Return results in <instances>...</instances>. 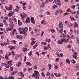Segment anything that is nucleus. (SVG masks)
<instances>
[{
    "mask_svg": "<svg viewBox=\"0 0 79 79\" xmlns=\"http://www.w3.org/2000/svg\"><path fill=\"white\" fill-rule=\"evenodd\" d=\"M59 32H60V33H62V32H63V29H61L60 30H59Z\"/></svg>",
    "mask_w": 79,
    "mask_h": 79,
    "instance_id": "nucleus-52",
    "label": "nucleus"
},
{
    "mask_svg": "<svg viewBox=\"0 0 79 79\" xmlns=\"http://www.w3.org/2000/svg\"><path fill=\"white\" fill-rule=\"evenodd\" d=\"M46 74L47 76H50V73L49 72H47Z\"/></svg>",
    "mask_w": 79,
    "mask_h": 79,
    "instance_id": "nucleus-63",
    "label": "nucleus"
},
{
    "mask_svg": "<svg viewBox=\"0 0 79 79\" xmlns=\"http://www.w3.org/2000/svg\"><path fill=\"white\" fill-rule=\"evenodd\" d=\"M19 58V55H17L15 56V59H16V60H17V59H18Z\"/></svg>",
    "mask_w": 79,
    "mask_h": 79,
    "instance_id": "nucleus-22",
    "label": "nucleus"
},
{
    "mask_svg": "<svg viewBox=\"0 0 79 79\" xmlns=\"http://www.w3.org/2000/svg\"><path fill=\"white\" fill-rule=\"evenodd\" d=\"M23 15L24 16V17H25V16H27V14H26L24 13H23Z\"/></svg>",
    "mask_w": 79,
    "mask_h": 79,
    "instance_id": "nucleus-40",
    "label": "nucleus"
},
{
    "mask_svg": "<svg viewBox=\"0 0 79 79\" xmlns=\"http://www.w3.org/2000/svg\"><path fill=\"white\" fill-rule=\"evenodd\" d=\"M6 59H8V56L7 55H6V56H5Z\"/></svg>",
    "mask_w": 79,
    "mask_h": 79,
    "instance_id": "nucleus-49",
    "label": "nucleus"
},
{
    "mask_svg": "<svg viewBox=\"0 0 79 79\" xmlns=\"http://www.w3.org/2000/svg\"><path fill=\"white\" fill-rule=\"evenodd\" d=\"M18 24L19 26H21L23 25V23L22 22H21V21H20V20H19L18 21Z\"/></svg>",
    "mask_w": 79,
    "mask_h": 79,
    "instance_id": "nucleus-8",
    "label": "nucleus"
},
{
    "mask_svg": "<svg viewBox=\"0 0 79 79\" xmlns=\"http://www.w3.org/2000/svg\"><path fill=\"white\" fill-rule=\"evenodd\" d=\"M36 41H32L31 42V45H33V44H34L35 43V42Z\"/></svg>",
    "mask_w": 79,
    "mask_h": 79,
    "instance_id": "nucleus-20",
    "label": "nucleus"
},
{
    "mask_svg": "<svg viewBox=\"0 0 79 79\" xmlns=\"http://www.w3.org/2000/svg\"><path fill=\"white\" fill-rule=\"evenodd\" d=\"M48 66L49 67V70H50L52 69V64H48Z\"/></svg>",
    "mask_w": 79,
    "mask_h": 79,
    "instance_id": "nucleus-14",
    "label": "nucleus"
},
{
    "mask_svg": "<svg viewBox=\"0 0 79 79\" xmlns=\"http://www.w3.org/2000/svg\"><path fill=\"white\" fill-rule=\"evenodd\" d=\"M13 67H11L10 69V71H13Z\"/></svg>",
    "mask_w": 79,
    "mask_h": 79,
    "instance_id": "nucleus-29",
    "label": "nucleus"
},
{
    "mask_svg": "<svg viewBox=\"0 0 79 79\" xmlns=\"http://www.w3.org/2000/svg\"><path fill=\"white\" fill-rule=\"evenodd\" d=\"M42 6H45V3L44 2H43L42 4Z\"/></svg>",
    "mask_w": 79,
    "mask_h": 79,
    "instance_id": "nucleus-55",
    "label": "nucleus"
},
{
    "mask_svg": "<svg viewBox=\"0 0 79 79\" xmlns=\"http://www.w3.org/2000/svg\"><path fill=\"white\" fill-rule=\"evenodd\" d=\"M27 50V48H25L24 49H23V52H26Z\"/></svg>",
    "mask_w": 79,
    "mask_h": 79,
    "instance_id": "nucleus-41",
    "label": "nucleus"
},
{
    "mask_svg": "<svg viewBox=\"0 0 79 79\" xmlns=\"http://www.w3.org/2000/svg\"><path fill=\"white\" fill-rule=\"evenodd\" d=\"M16 73H17V72H16L15 71H13L11 73V74L12 75V76H13V75H15V74Z\"/></svg>",
    "mask_w": 79,
    "mask_h": 79,
    "instance_id": "nucleus-13",
    "label": "nucleus"
},
{
    "mask_svg": "<svg viewBox=\"0 0 79 79\" xmlns=\"http://www.w3.org/2000/svg\"><path fill=\"white\" fill-rule=\"evenodd\" d=\"M71 39H74V36H73V35H71Z\"/></svg>",
    "mask_w": 79,
    "mask_h": 79,
    "instance_id": "nucleus-46",
    "label": "nucleus"
},
{
    "mask_svg": "<svg viewBox=\"0 0 79 79\" xmlns=\"http://www.w3.org/2000/svg\"><path fill=\"white\" fill-rule=\"evenodd\" d=\"M9 17H11V16H13V11H11L9 14L7 15Z\"/></svg>",
    "mask_w": 79,
    "mask_h": 79,
    "instance_id": "nucleus-5",
    "label": "nucleus"
},
{
    "mask_svg": "<svg viewBox=\"0 0 79 79\" xmlns=\"http://www.w3.org/2000/svg\"><path fill=\"white\" fill-rule=\"evenodd\" d=\"M73 57L74 58H75V59H77V53L76 52H75L73 53Z\"/></svg>",
    "mask_w": 79,
    "mask_h": 79,
    "instance_id": "nucleus-3",
    "label": "nucleus"
},
{
    "mask_svg": "<svg viewBox=\"0 0 79 79\" xmlns=\"http://www.w3.org/2000/svg\"><path fill=\"white\" fill-rule=\"evenodd\" d=\"M41 24H45V21L44 20H42L41 22Z\"/></svg>",
    "mask_w": 79,
    "mask_h": 79,
    "instance_id": "nucleus-16",
    "label": "nucleus"
},
{
    "mask_svg": "<svg viewBox=\"0 0 79 79\" xmlns=\"http://www.w3.org/2000/svg\"><path fill=\"white\" fill-rule=\"evenodd\" d=\"M69 15V13L66 12L64 14V16H66V15Z\"/></svg>",
    "mask_w": 79,
    "mask_h": 79,
    "instance_id": "nucleus-27",
    "label": "nucleus"
},
{
    "mask_svg": "<svg viewBox=\"0 0 79 79\" xmlns=\"http://www.w3.org/2000/svg\"><path fill=\"white\" fill-rule=\"evenodd\" d=\"M15 47L14 46H12V47L10 48V50H13V49H15Z\"/></svg>",
    "mask_w": 79,
    "mask_h": 79,
    "instance_id": "nucleus-50",
    "label": "nucleus"
},
{
    "mask_svg": "<svg viewBox=\"0 0 79 79\" xmlns=\"http://www.w3.org/2000/svg\"><path fill=\"white\" fill-rule=\"evenodd\" d=\"M31 22L32 23H33V24H35V21L34 20H31Z\"/></svg>",
    "mask_w": 79,
    "mask_h": 79,
    "instance_id": "nucleus-44",
    "label": "nucleus"
},
{
    "mask_svg": "<svg viewBox=\"0 0 79 79\" xmlns=\"http://www.w3.org/2000/svg\"><path fill=\"white\" fill-rule=\"evenodd\" d=\"M61 35L60 36V37H66V36L65 34H64V33H61Z\"/></svg>",
    "mask_w": 79,
    "mask_h": 79,
    "instance_id": "nucleus-12",
    "label": "nucleus"
},
{
    "mask_svg": "<svg viewBox=\"0 0 79 79\" xmlns=\"http://www.w3.org/2000/svg\"><path fill=\"white\" fill-rule=\"evenodd\" d=\"M60 12V10H57L55 13V14L56 15H58V12Z\"/></svg>",
    "mask_w": 79,
    "mask_h": 79,
    "instance_id": "nucleus-23",
    "label": "nucleus"
},
{
    "mask_svg": "<svg viewBox=\"0 0 79 79\" xmlns=\"http://www.w3.org/2000/svg\"><path fill=\"white\" fill-rule=\"evenodd\" d=\"M71 13L72 15H74V14H76V11L72 12Z\"/></svg>",
    "mask_w": 79,
    "mask_h": 79,
    "instance_id": "nucleus-45",
    "label": "nucleus"
},
{
    "mask_svg": "<svg viewBox=\"0 0 79 79\" xmlns=\"http://www.w3.org/2000/svg\"><path fill=\"white\" fill-rule=\"evenodd\" d=\"M71 19L72 21H73H73H76V20L74 19V17H73L72 18H71Z\"/></svg>",
    "mask_w": 79,
    "mask_h": 79,
    "instance_id": "nucleus-54",
    "label": "nucleus"
},
{
    "mask_svg": "<svg viewBox=\"0 0 79 79\" xmlns=\"http://www.w3.org/2000/svg\"><path fill=\"white\" fill-rule=\"evenodd\" d=\"M11 62H12V60H10V61H8L7 63L8 64H11Z\"/></svg>",
    "mask_w": 79,
    "mask_h": 79,
    "instance_id": "nucleus-39",
    "label": "nucleus"
},
{
    "mask_svg": "<svg viewBox=\"0 0 79 79\" xmlns=\"http://www.w3.org/2000/svg\"><path fill=\"white\" fill-rule=\"evenodd\" d=\"M32 51H30L28 53V55L29 56H31L32 55Z\"/></svg>",
    "mask_w": 79,
    "mask_h": 79,
    "instance_id": "nucleus-21",
    "label": "nucleus"
},
{
    "mask_svg": "<svg viewBox=\"0 0 79 79\" xmlns=\"http://www.w3.org/2000/svg\"><path fill=\"white\" fill-rule=\"evenodd\" d=\"M11 35H13L15 34V32L14 31H11Z\"/></svg>",
    "mask_w": 79,
    "mask_h": 79,
    "instance_id": "nucleus-31",
    "label": "nucleus"
},
{
    "mask_svg": "<svg viewBox=\"0 0 79 79\" xmlns=\"http://www.w3.org/2000/svg\"><path fill=\"white\" fill-rule=\"evenodd\" d=\"M67 11H68V12H71V9H69L67 10Z\"/></svg>",
    "mask_w": 79,
    "mask_h": 79,
    "instance_id": "nucleus-61",
    "label": "nucleus"
},
{
    "mask_svg": "<svg viewBox=\"0 0 79 79\" xmlns=\"http://www.w3.org/2000/svg\"><path fill=\"white\" fill-rule=\"evenodd\" d=\"M58 7V6L57 5H55L52 6V8L53 9H55L56 8Z\"/></svg>",
    "mask_w": 79,
    "mask_h": 79,
    "instance_id": "nucleus-19",
    "label": "nucleus"
},
{
    "mask_svg": "<svg viewBox=\"0 0 79 79\" xmlns=\"http://www.w3.org/2000/svg\"><path fill=\"white\" fill-rule=\"evenodd\" d=\"M63 54L62 53H60L59 55V57H63Z\"/></svg>",
    "mask_w": 79,
    "mask_h": 79,
    "instance_id": "nucleus-35",
    "label": "nucleus"
},
{
    "mask_svg": "<svg viewBox=\"0 0 79 79\" xmlns=\"http://www.w3.org/2000/svg\"><path fill=\"white\" fill-rule=\"evenodd\" d=\"M44 49H45L46 50H48V48H47L46 46H44Z\"/></svg>",
    "mask_w": 79,
    "mask_h": 79,
    "instance_id": "nucleus-64",
    "label": "nucleus"
},
{
    "mask_svg": "<svg viewBox=\"0 0 79 79\" xmlns=\"http://www.w3.org/2000/svg\"><path fill=\"white\" fill-rule=\"evenodd\" d=\"M3 24L0 23V27H3Z\"/></svg>",
    "mask_w": 79,
    "mask_h": 79,
    "instance_id": "nucleus-48",
    "label": "nucleus"
},
{
    "mask_svg": "<svg viewBox=\"0 0 79 79\" xmlns=\"http://www.w3.org/2000/svg\"><path fill=\"white\" fill-rule=\"evenodd\" d=\"M16 38H18L19 39H22L23 38V36H22L19 35H17Z\"/></svg>",
    "mask_w": 79,
    "mask_h": 79,
    "instance_id": "nucleus-10",
    "label": "nucleus"
},
{
    "mask_svg": "<svg viewBox=\"0 0 79 79\" xmlns=\"http://www.w3.org/2000/svg\"><path fill=\"white\" fill-rule=\"evenodd\" d=\"M21 62H18V64H19L17 65V66H18V67H19V66H21Z\"/></svg>",
    "mask_w": 79,
    "mask_h": 79,
    "instance_id": "nucleus-24",
    "label": "nucleus"
},
{
    "mask_svg": "<svg viewBox=\"0 0 79 79\" xmlns=\"http://www.w3.org/2000/svg\"><path fill=\"white\" fill-rule=\"evenodd\" d=\"M73 26L74 27H75V28H76L77 27V26H78V25L77 24V23H76L74 22L73 23Z\"/></svg>",
    "mask_w": 79,
    "mask_h": 79,
    "instance_id": "nucleus-9",
    "label": "nucleus"
},
{
    "mask_svg": "<svg viewBox=\"0 0 79 79\" xmlns=\"http://www.w3.org/2000/svg\"><path fill=\"white\" fill-rule=\"evenodd\" d=\"M57 42L58 44H60V45H62V43L61 42V41H60L58 40L57 41Z\"/></svg>",
    "mask_w": 79,
    "mask_h": 79,
    "instance_id": "nucleus-33",
    "label": "nucleus"
},
{
    "mask_svg": "<svg viewBox=\"0 0 79 79\" xmlns=\"http://www.w3.org/2000/svg\"><path fill=\"white\" fill-rule=\"evenodd\" d=\"M40 31V29H36L35 30V32H38L39 31Z\"/></svg>",
    "mask_w": 79,
    "mask_h": 79,
    "instance_id": "nucleus-25",
    "label": "nucleus"
},
{
    "mask_svg": "<svg viewBox=\"0 0 79 79\" xmlns=\"http://www.w3.org/2000/svg\"><path fill=\"white\" fill-rule=\"evenodd\" d=\"M34 68L35 69H37V68H38V67H37V66L36 65H35L33 66Z\"/></svg>",
    "mask_w": 79,
    "mask_h": 79,
    "instance_id": "nucleus-32",
    "label": "nucleus"
},
{
    "mask_svg": "<svg viewBox=\"0 0 79 79\" xmlns=\"http://www.w3.org/2000/svg\"><path fill=\"white\" fill-rule=\"evenodd\" d=\"M10 79H14L15 78H14V77H10Z\"/></svg>",
    "mask_w": 79,
    "mask_h": 79,
    "instance_id": "nucleus-62",
    "label": "nucleus"
},
{
    "mask_svg": "<svg viewBox=\"0 0 79 79\" xmlns=\"http://www.w3.org/2000/svg\"><path fill=\"white\" fill-rule=\"evenodd\" d=\"M11 64H9L7 66H6V68H10V67H11Z\"/></svg>",
    "mask_w": 79,
    "mask_h": 79,
    "instance_id": "nucleus-17",
    "label": "nucleus"
},
{
    "mask_svg": "<svg viewBox=\"0 0 79 79\" xmlns=\"http://www.w3.org/2000/svg\"><path fill=\"white\" fill-rule=\"evenodd\" d=\"M77 40L78 44H79V38H77Z\"/></svg>",
    "mask_w": 79,
    "mask_h": 79,
    "instance_id": "nucleus-43",
    "label": "nucleus"
},
{
    "mask_svg": "<svg viewBox=\"0 0 79 79\" xmlns=\"http://www.w3.org/2000/svg\"><path fill=\"white\" fill-rule=\"evenodd\" d=\"M2 3L4 4L6 3V0H4L3 1H2Z\"/></svg>",
    "mask_w": 79,
    "mask_h": 79,
    "instance_id": "nucleus-37",
    "label": "nucleus"
},
{
    "mask_svg": "<svg viewBox=\"0 0 79 79\" xmlns=\"http://www.w3.org/2000/svg\"><path fill=\"white\" fill-rule=\"evenodd\" d=\"M64 40H65L66 43H67V42H68V41H69L68 39L66 40V39H64Z\"/></svg>",
    "mask_w": 79,
    "mask_h": 79,
    "instance_id": "nucleus-53",
    "label": "nucleus"
},
{
    "mask_svg": "<svg viewBox=\"0 0 79 79\" xmlns=\"http://www.w3.org/2000/svg\"><path fill=\"white\" fill-rule=\"evenodd\" d=\"M4 33L3 32H0V35H1L2 34H4Z\"/></svg>",
    "mask_w": 79,
    "mask_h": 79,
    "instance_id": "nucleus-58",
    "label": "nucleus"
},
{
    "mask_svg": "<svg viewBox=\"0 0 79 79\" xmlns=\"http://www.w3.org/2000/svg\"><path fill=\"white\" fill-rule=\"evenodd\" d=\"M41 76H43V77H45V74H44V72H42L41 73Z\"/></svg>",
    "mask_w": 79,
    "mask_h": 79,
    "instance_id": "nucleus-28",
    "label": "nucleus"
},
{
    "mask_svg": "<svg viewBox=\"0 0 79 79\" xmlns=\"http://www.w3.org/2000/svg\"><path fill=\"white\" fill-rule=\"evenodd\" d=\"M75 69L77 70H79V67L78 66H76L75 67Z\"/></svg>",
    "mask_w": 79,
    "mask_h": 79,
    "instance_id": "nucleus-36",
    "label": "nucleus"
},
{
    "mask_svg": "<svg viewBox=\"0 0 79 79\" xmlns=\"http://www.w3.org/2000/svg\"><path fill=\"white\" fill-rule=\"evenodd\" d=\"M46 53H47V52H42V55H45Z\"/></svg>",
    "mask_w": 79,
    "mask_h": 79,
    "instance_id": "nucleus-47",
    "label": "nucleus"
},
{
    "mask_svg": "<svg viewBox=\"0 0 79 79\" xmlns=\"http://www.w3.org/2000/svg\"><path fill=\"white\" fill-rule=\"evenodd\" d=\"M26 64L27 65H28V66H32V64H31L29 62H27Z\"/></svg>",
    "mask_w": 79,
    "mask_h": 79,
    "instance_id": "nucleus-15",
    "label": "nucleus"
},
{
    "mask_svg": "<svg viewBox=\"0 0 79 79\" xmlns=\"http://www.w3.org/2000/svg\"><path fill=\"white\" fill-rule=\"evenodd\" d=\"M27 23H30V19L29 17H27L26 21Z\"/></svg>",
    "mask_w": 79,
    "mask_h": 79,
    "instance_id": "nucleus-6",
    "label": "nucleus"
},
{
    "mask_svg": "<svg viewBox=\"0 0 79 79\" xmlns=\"http://www.w3.org/2000/svg\"><path fill=\"white\" fill-rule=\"evenodd\" d=\"M35 74V77L36 79H39L40 77V75H39V72L37 71H34Z\"/></svg>",
    "mask_w": 79,
    "mask_h": 79,
    "instance_id": "nucleus-1",
    "label": "nucleus"
},
{
    "mask_svg": "<svg viewBox=\"0 0 79 79\" xmlns=\"http://www.w3.org/2000/svg\"><path fill=\"white\" fill-rule=\"evenodd\" d=\"M55 68L56 69H58V66L57 65H56L55 66Z\"/></svg>",
    "mask_w": 79,
    "mask_h": 79,
    "instance_id": "nucleus-42",
    "label": "nucleus"
},
{
    "mask_svg": "<svg viewBox=\"0 0 79 79\" xmlns=\"http://www.w3.org/2000/svg\"><path fill=\"white\" fill-rule=\"evenodd\" d=\"M57 77H61V74L60 73L57 74Z\"/></svg>",
    "mask_w": 79,
    "mask_h": 79,
    "instance_id": "nucleus-56",
    "label": "nucleus"
},
{
    "mask_svg": "<svg viewBox=\"0 0 79 79\" xmlns=\"http://www.w3.org/2000/svg\"><path fill=\"white\" fill-rule=\"evenodd\" d=\"M19 32L21 34H23V29L22 28H19Z\"/></svg>",
    "mask_w": 79,
    "mask_h": 79,
    "instance_id": "nucleus-2",
    "label": "nucleus"
},
{
    "mask_svg": "<svg viewBox=\"0 0 79 79\" xmlns=\"http://www.w3.org/2000/svg\"><path fill=\"white\" fill-rule=\"evenodd\" d=\"M66 62L67 63H68V64H70V60H66Z\"/></svg>",
    "mask_w": 79,
    "mask_h": 79,
    "instance_id": "nucleus-26",
    "label": "nucleus"
},
{
    "mask_svg": "<svg viewBox=\"0 0 79 79\" xmlns=\"http://www.w3.org/2000/svg\"><path fill=\"white\" fill-rule=\"evenodd\" d=\"M59 27L60 28H63V25L62 24V22H60L59 24Z\"/></svg>",
    "mask_w": 79,
    "mask_h": 79,
    "instance_id": "nucleus-4",
    "label": "nucleus"
},
{
    "mask_svg": "<svg viewBox=\"0 0 79 79\" xmlns=\"http://www.w3.org/2000/svg\"><path fill=\"white\" fill-rule=\"evenodd\" d=\"M42 11H43V10L42 9L39 10V12L40 13H42Z\"/></svg>",
    "mask_w": 79,
    "mask_h": 79,
    "instance_id": "nucleus-51",
    "label": "nucleus"
},
{
    "mask_svg": "<svg viewBox=\"0 0 79 79\" xmlns=\"http://www.w3.org/2000/svg\"><path fill=\"white\" fill-rule=\"evenodd\" d=\"M16 10H19V7L18 6H16Z\"/></svg>",
    "mask_w": 79,
    "mask_h": 79,
    "instance_id": "nucleus-60",
    "label": "nucleus"
},
{
    "mask_svg": "<svg viewBox=\"0 0 79 79\" xmlns=\"http://www.w3.org/2000/svg\"><path fill=\"white\" fill-rule=\"evenodd\" d=\"M28 71H32V68H29L28 69Z\"/></svg>",
    "mask_w": 79,
    "mask_h": 79,
    "instance_id": "nucleus-38",
    "label": "nucleus"
},
{
    "mask_svg": "<svg viewBox=\"0 0 79 79\" xmlns=\"http://www.w3.org/2000/svg\"><path fill=\"white\" fill-rule=\"evenodd\" d=\"M3 23H4V24H5V25H6V26H8V24H7V23H6V21L4 19H3Z\"/></svg>",
    "mask_w": 79,
    "mask_h": 79,
    "instance_id": "nucleus-11",
    "label": "nucleus"
},
{
    "mask_svg": "<svg viewBox=\"0 0 79 79\" xmlns=\"http://www.w3.org/2000/svg\"><path fill=\"white\" fill-rule=\"evenodd\" d=\"M8 55L9 56H10V55H11V53L10 52H8Z\"/></svg>",
    "mask_w": 79,
    "mask_h": 79,
    "instance_id": "nucleus-57",
    "label": "nucleus"
},
{
    "mask_svg": "<svg viewBox=\"0 0 79 79\" xmlns=\"http://www.w3.org/2000/svg\"><path fill=\"white\" fill-rule=\"evenodd\" d=\"M64 39H61L60 42H61V43H62L63 42H64Z\"/></svg>",
    "mask_w": 79,
    "mask_h": 79,
    "instance_id": "nucleus-59",
    "label": "nucleus"
},
{
    "mask_svg": "<svg viewBox=\"0 0 79 79\" xmlns=\"http://www.w3.org/2000/svg\"><path fill=\"white\" fill-rule=\"evenodd\" d=\"M39 45V44L38 43H36L33 46V49H35V48L38 46V45Z\"/></svg>",
    "mask_w": 79,
    "mask_h": 79,
    "instance_id": "nucleus-7",
    "label": "nucleus"
},
{
    "mask_svg": "<svg viewBox=\"0 0 79 79\" xmlns=\"http://www.w3.org/2000/svg\"><path fill=\"white\" fill-rule=\"evenodd\" d=\"M20 75H22V76H21L22 77H24V74H23V73L20 72Z\"/></svg>",
    "mask_w": 79,
    "mask_h": 79,
    "instance_id": "nucleus-18",
    "label": "nucleus"
},
{
    "mask_svg": "<svg viewBox=\"0 0 79 79\" xmlns=\"http://www.w3.org/2000/svg\"><path fill=\"white\" fill-rule=\"evenodd\" d=\"M68 25H69V27H72L73 26V25L71 23H70Z\"/></svg>",
    "mask_w": 79,
    "mask_h": 79,
    "instance_id": "nucleus-34",
    "label": "nucleus"
},
{
    "mask_svg": "<svg viewBox=\"0 0 79 79\" xmlns=\"http://www.w3.org/2000/svg\"><path fill=\"white\" fill-rule=\"evenodd\" d=\"M72 63H73V64H75V63H76V61H75L74 60H72Z\"/></svg>",
    "mask_w": 79,
    "mask_h": 79,
    "instance_id": "nucleus-30",
    "label": "nucleus"
}]
</instances>
